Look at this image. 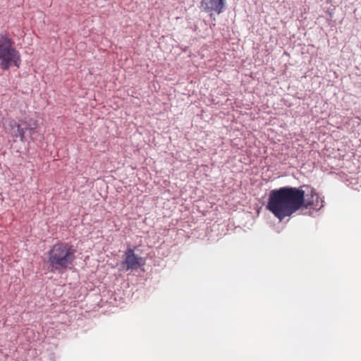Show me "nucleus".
<instances>
[{
	"mask_svg": "<svg viewBox=\"0 0 361 361\" xmlns=\"http://www.w3.org/2000/svg\"><path fill=\"white\" fill-rule=\"evenodd\" d=\"M226 5V0H201L200 8L212 17L213 14L222 13L225 11Z\"/></svg>",
	"mask_w": 361,
	"mask_h": 361,
	"instance_id": "nucleus-6",
	"label": "nucleus"
},
{
	"mask_svg": "<svg viewBox=\"0 0 361 361\" xmlns=\"http://www.w3.org/2000/svg\"><path fill=\"white\" fill-rule=\"evenodd\" d=\"M298 188L302 194L300 209L302 214L312 215L324 207V200L314 188L307 185H301Z\"/></svg>",
	"mask_w": 361,
	"mask_h": 361,
	"instance_id": "nucleus-4",
	"label": "nucleus"
},
{
	"mask_svg": "<svg viewBox=\"0 0 361 361\" xmlns=\"http://www.w3.org/2000/svg\"><path fill=\"white\" fill-rule=\"evenodd\" d=\"M124 257L121 266L126 271L136 270L145 263V259L142 257L136 255L132 248H128L125 251Z\"/></svg>",
	"mask_w": 361,
	"mask_h": 361,
	"instance_id": "nucleus-5",
	"label": "nucleus"
},
{
	"mask_svg": "<svg viewBox=\"0 0 361 361\" xmlns=\"http://www.w3.org/2000/svg\"><path fill=\"white\" fill-rule=\"evenodd\" d=\"M8 132L13 137L19 138L20 141H26V131L24 130V121L18 123L11 120L8 123Z\"/></svg>",
	"mask_w": 361,
	"mask_h": 361,
	"instance_id": "nucleus-7",
	"label": "nucleus"
},
{
	"mask_svg": "<svg viewBox=\"0 0 361 361\" xmlns=\"http://www.w3.org/2000/svg\"><path fill=\"white\" fill-rule=\"evenodd\" d=\"M300 201L302 194L298 188L281 187L270 191L267 209L282 221L300 209Z\"/></svg>",
	"mask_w": 361,
	"mask_h": 361,
	"instance_id": "nucleus-1",
	"label": "nucleus"
},
{
	"mask_svg": "<svg viewBox=\"0 0 361 361\" xmlns=\"http://www.w3.org/2000/svg\"><path fill=\"white\" fill-rule=\"evenodd\" d=\"M37 125L36 121H30L27 122L24 121V130L26 131V140H27V138L32 140V136L37 133Z\"/></svg>",
	"mask_w": 361,
	"mask_h": 361,
	"instance_id": "nucleus-8",
	"label": "nucleus"
},
{
	"mask_svg": "<svg viewBox=\"0 0 361 361\" xmlns=\"http://www.w3.org/2000/svg\"><path fill=\"white\" fill-rule=\"evenodd\" d=\"M20 64V53L16 48L15 42L7 34H0V68L7 71L11 66L19 68Z\"/></svg>",
	"mask_w": 361,
	"mask_h": 361,
	"instance_id": "nucleus-3",
	"label": "nucleus"
},
{
	"mask_svg": "<svg viewBox=\"0 0 361 361\" xmlns=\"http://www.w3.org/2000/svg\"><path fill=\"white\" fill-rule=\"evenodd\" d=\"M76 250L68 243H55L47 252V263L50 271L63 274L71 269L75 260Z\"/></svg>",
	"mask_w": 361,
	"mask_h": 361,
	"instance_id": "nucleus-2",
	"label": "nucleus"
}]
</instances>
